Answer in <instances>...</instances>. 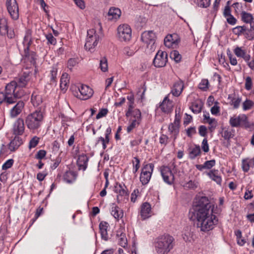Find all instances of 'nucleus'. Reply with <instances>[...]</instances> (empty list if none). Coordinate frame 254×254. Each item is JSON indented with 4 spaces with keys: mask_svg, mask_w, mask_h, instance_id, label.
<instances>
[{
    "mask_svg": "<svg viewBox=\"0 0 254 254\" xmlns=\"http://www.w3.org/2000/svg\"><path fill=\"white\" fill-rule=\"evenodd\" d=\"M154 164L149 163L145 165L142 169L140 176V181L143 185L147 184L151 177L152 173L154 169Z\"/></svg>",
    "mask_w": 254,
    "mask_h": 254,
    "instance_id": "11",
    "label": "nucleus"
},
{
    "mask_svg": "<svg viewBox=\"0 0 254 254\" xmlns=\"http://www.w3.org/2000/svg\"><path fill=\"white\" fill-rule=\"evenodd\" d=\"M124 53L127 56H132L135 53V50L128 47H126L124 49Z\"/></svg>",
    "mask_w": 254,
    "mask_h": 254,
    "instance_id": "54",
    "label": "nucleus"
},
{
    "mask_svg": "<svg viewBox=\"0 0 254 254\" xmlns=\"http://www.w3.org/2000/svg\"><path fill=\"white\" fill-rule=\"evenodd\" d=\"M31 44L32 39L31 34L27 33L24 37L23 41V44L25 47L23 56L25 60L29 61L31 64L34 65L36 63L37 55L34 52L29 51V47Z\"/></svg>",
    "mask_w": 254,
    "mask_h": 254,
    "instance_id": "5",
    "label": "nucleus"
},
{
    "mask_svg": "<svg viewBox=\"0 0 254 254\" xmlns=\"http://www.w3.org/2000/svg\"><path fill=\"white\" fill-rule=\"evenodd\" d=\"M140 122H136L131 120L130 124L128 126L127 128L128 133L130 132L135 127L139 126Z\"/></svg>",
    "mask_w": 254,
    "mask_h": 254,
    "instance_id": "48",
    "label": "nucleus"
},
{
    "mask_svg": "<svg viewBox=\"0 0 254 254\" xmlns=\"http://www.w3.org/2000/svg\"><path fill=\"white\" fill-rule=\"evenodd\" d=\"M39 141V138L37 136H34L30 141L29 144V148L30 149L34 148L37 146Z\"/></svg>",
    "mask_w": 254,
    "mask_h": 254,
    "instance_id": "52",
    "label": "nucleus"
},
{
    "mask_svg": "<svg viewBox=\"0 0 254 254\" xmlns=\"http://www.w3.org/2000/svg\"><path fill=\"white\" fill-rule=\"evenodd\" d=\"M172 35L169 34L166 36L164 39V43L166 47L170 48H171L173 44L175 43V40L173 38Z\"/></svg>",
    "mask_w": 254,
    "mask_h": 254,
    "instance_id": "38",
    "label": "nucleus"
},
{
    "mask_svg": "<svg viewBox=\"0 0 254 254\" xmlns=\"http://www.w3.org/2000/svg\"><path fill=\"white\" fill-rule=\"evenodd\" d=\"M99 40V36L96 33L94 29H91L87 31V36L84 47L86 50L92 52L94 48L97 45Z\"/></svg>",
    "mask_w": 254,
    "mask_h": 254,
    "instance_id": "6",
    "label": "nucleus"
},
{
    "mask_svg": "<svg viewBox=\"0 0 254 254\" xmlns=\"http://www.w3.org/2000/svg\"><path fill=\"white\" fill-rule=\"evenodd\" d=\"M24 107V103L22 101H18L10 110V116L12 118H15L19 115Z\"/></svg>",
    "mask_w": 254,
    "mask_h": 254,
    "instance_id": "18",
    "label": "nucleus"
},
{
    "mask_svg": "<svg viewBox=\"0 0 254 254\" xmlns=\"http://www.w3.org/2000/svg\"><path fill=\"white\" fill-rule=\"evenodd\" d=\"M189 157L191 159H194L201 153L200 147L199 145H195L193 147L189 149Z\"/></svg>",
    "mask_w": 254,
    "mask_h": 254,
    "instance_id": "28",
    "label": "nucleus"
},
{
    "mask_svg": "<svg viewBox=\"0 0 254 254\" xmlns=\"http://www.w3.org/2000/svg\"><path fill=\"white\" fill-rule=\"evenodd\" d=\"M141 39L146 45L147 48L149 50L150 52H152L155 50L156 36L153 31L143 32L141 34Z\"/></svg>",
    "mask_w": 254,
    "mask_h": 254,
    "instance_id": "7",
    "label": "nucleus"
},
{
    "mask_svg": "<svg viewBox=\"0 0 254 254\" xmlns=\"http://www.w3.org/2000/svg\"><path fill=\"white\" fill-rule=\"evenodd\" d=\"M22 144V139L18 137L15 136L14 139L10 141L9 144L8 148L11 151H15L21 144Z\"/></svg>",
    "mask_w": 254,
    "mask_h": 254,
    "instance_id": "25",
    "label": "nucleus"
},
{
    "mask_svg": "<svg viewBox=\"0 0 254 254\" xmlns=\"http://www.w3.org/2000/svg\"><path fill=\"white\" fill-rule=\"evenodd\" d=\"M14 163V160L12 159L7 160L2 166V169L6 170L12 167Z\"/></svg>",
    "mask_w": 254,
    "mask_h": 254,
    "instance_id": "51",
    "label": "nucleus"
},
{
    "mask_svg": "<svg viewBox=\"0 0 254 254\" xmlns=\"http://www.w3.org/2000/svg\"><path fill=\"white\" fill-rule=\"evenodd\" d=\"M13 133L15 135H21L24 131V122L23 119H18L13 125Z\"/></svg>",
    "mask_w": 254,
    "mask_h": 254,
    "instance_id": "17",
    "label": "nucleus"
},
{
    "mask_svg": "<svg viewBox=\"0 0 254 254\" xmlns=\"http://www.w3.org/2000/svg\"><path fill=\"white\" fill-rule=\"evenodd\" d=\"M169 137L165 134H162L159 138V143L162 145L166 146L168 143Z\"/></svg>",
    "mask_w": 254,
    "mask_h": 254,
    "instance_id": "59",
    "label": "nucleus"
},
{
    "mask_svg": "<svg viewBox=\"0 0 254 254\" xmlns=\"http://www.w3.org/2000/svg\"><path fill=\"white\" fill-rule=\"evenodd\" d=\"M8 28L7 20L5 18L0 19V34L1 35H5L6 33V29Z\"/></svg>",
    "mask_w": 254,
    "mask_h": 254,
    "instance_id": "32",
    "label": "nucleus"
},
{
    "mask_svg": "<svg viewBox=\"0 0 254 254\" xmlns=\"http://www.w3.org/2000/svg\"><path fill=\"white\" fill-rule=\"evenodd\" d=\"M76 179V176L74 172L66 171L64 175V179L67 183H72Z\"/></svg>",
    "mask_w": 254,
    "mask_h": 254,
    "instance_id": "30",
    "label": "nucleus"
},
{
    "mask_svg": "<svg viewBox=\"0 0 254 254\" xmlns=\"http://www.w3.org/2000/svg\"><path fill=\"white\" fill-rule=\"evenodd\" d=\"M5 5L7 10L13 20H16L19 18V12L18 3L16 0H6Z\"/></svg>",
    "mask_w": 254,
    "mask_h": 254,
    "instance_id": "10",
    "label": "nucleus"
},
{
    "mask_svg": "<svg viewBox=\"0 0 254 254\" xmlns=\"http://www.w3.org/2000/svg\"><path fill=\"white\" fill-rule=\"evenodd\" d=\"M14 82L8 83L5 88L4 93L0 92V104L3 102L10 104L16 102V100L22 97V92H17L16 93H13L12 90L14 88Z\"/></svg>",
    "mask_w": 254,
    "mask_h": 254,
    "instance_id": "3",
    "label": "nucleus"
},
{
    "mask_svg": "<svg viewBox=\"0 0 254 254\" xmlns=\"http://www.w3.org/2000/svg\"><path fill=\"white\" fill-rule=\"evenodd\" d=\"M132 163H133L132 172L134 174H135L138 171V170L140 167V160H139V158L137 157H134L133 160L132 161Z\"/></svg>",
    "mask_w": 254,
    "mask_h": 254,
    "instance_id": "42",
    "label": "nucleus"
},
{
    "mask_svg": "<svg viewBox=\"0 0 254 254\" xmlns=\"http://www.w3.org/2000/svg\"><path fill=\"white\" fill-rule=\"evenodd\" d=\"M57 71V68L55 67H53L50 70V82L51 84H56Z\"/></svg>",
    "mask_w": 254,
    "mask_h": 254,
    "instance_id": "37",
    "label": "nucleus"
},
{
    "mask_svg": "<svg viewBox=\"0 0 254 254\" xmlns=\"http://www.w3.org/2000/svg\"><path fill=\"white\" fill-rule=\"evenodd\" d=\"M127 117H130V119H133L132 120L141 123L142 119L141 111L138 109H135L134 110L131 112L128 115V116Z\"/></svg>",
    "mask_w": 254,
    "mask_h": 254,
    "instance_id": "27",
    "label": "nucleus"
},
{
    "mask_svg": "<svg viewBox=\"0 0 254 254\" xmlns=\"http://www.w3.org/2000/svg\"><path fill=\"white\" fill-rule=\"evenodd\" d=\"M31 101L33 106L37 107L42 102V99L41 95L33 93L31 96Z\"/></svg>",
    "mask_w": 254,
    "mask_h": 254,
    "instance_id": "36",
    "label": "nucleus"
},
{
    "mask_svg": "<svg viewBox=\"0 0 254 254\" xmlns=\"http://www.w3.org/2000/svg\"><path fill=\"white\" fill-rule=\"evenodd\" d=\"M209 81L206 79L201 80L200 83L198 85V88L203 90L206 91L208 88Z\"/></svg>",
    "mask_w": 254,
    "mask_h": 254,
    "instance_id": "44",
    "label": "nucleus"
},
{
    "mask_svg": "<svg viewBox=\"0 0 254 254\" xmlns=\"http://www.w3.org/2000/svg\"><path fill=\"white\" fill-rule=\"evenodd\" d=\"M121 14V11L120 9L116 7H111L110 8L108 15L109 16H112V18L117 19L119 18Z\"/></svg>",
    "mask_w": 254,
    "mask_h": 254,
    "instance_id": "34",
    "label": "nucleus"
},
{
    "mask_svg": "<svg viewBox=\"0 0 254 254\" xmlns=\"http://www.w3.org/2000/svg\"><path fill=\"white\" fill-rule=\"evenodd\" d=\"M199 134L201 136H205L207 134V128L204 126H200L199 127Z\"/></svg>",
    "mask_w": 254,
    "mask_h": 254,
    "instance_id": "64",
    "label": "nucleus"
},
{
    "mask_svg": "<svg viewBox=\"0 0 254 254\" xmlns=\"http://www.w3.org/2000/svg\"><path fill=\"white\" fill-rule=\"evenodd\" d=\"M46 155V151L44 150H40L36 154V158L38 159H42Z\"/></svg>",
    "mask_w": 254,
    "mask_h": 254,
    "instance_id": "63",
    "label": "nucleus"
},
{
    "mask_svg": "<svg viewBox=\"0 0 254 254\" xmlns=\"http://www.w3.org/2000/svg\"><path fill=\"white\" fill-rule=\"evenodd\" d=\"M167 62V53L166 52L159 50L154 58L153 64L155 67L160 68L165 66Z\"/></svg>",
    "mask_w": 254,
    "mask_h": 254,
    "instance_id": "12",
    "label": "nucleus"
},
{
    "mask_svg": "<svg viewBox=\"0 0 254 254\" xmlns=\"http://www.w3.org/2000/svg\"><path fill=\"white\" fill-rule=\"evenodd\" d=\"M100 67L103 72H106L108 70L107 60L105 57H102L100 60Z\"/></svg>",
    "mask_w": 254,
    "mask_h": 254,
    "instance_id": "40",
    "label": "nucleus"
},
{
    "mask_svg": "<svg viewBox=\"0 0 254 254\" xmlns=\"http://www.w3.org/2000/svg\"><path fill=\"white\" fill-rule=\"evenodd\" d=\"M184 87V82L183 80L179 79L174 83L171 92L174 96L178 97L182 92Z\"/></svg>",
    "mask_w": 254,
    "mask_h": 254,
    "instance_id": "16",
    "label": "nucleus"
},
{
    "mask_svg": "<svg viewBox=\"0 0 254 254\" xmlns=\"http://www.w3.org/2000/svg\"><path fill=\"white\" fill-rule=\"evenodd\" d=\"M121 237L119 239V244L123 248H125L127 246V240L125 237V235L122 233L121 234Z\"/></svg>",
    "mask_w": 254,
    "mask_h": 254,
    "instance_id": "53",
    "label": "nucleus"
},
{
    "mask_svg": "<svg viewBox=\"0 0 254 254\" xmlns=\"http://www.w3.org/2000/svg\"><path fill=\"white\" fill-rule=\"evenodd\" d=\"M69 78L66 73H63L60 80V87L62 90H66L68 86Z\"/></svg>",
    "mask_w": 254,
    "mask_h": 254,
    "instance_id": "26",
    "label": "nucleus"
},
{
    "mask_svg": "<svg viewBox=\"0 0 254 254\" xmlns=\"http://www.w3.org/2000/svg\"><path fill=\"white\" fill-rule=\"evenodd\" d=\"M175 244V239L172 236L163 235L156 239L155 250L158 254H168L173 249Z\"/></svg>",
    "mask_w": 254,
    "mask_h": 254,
    "instance_id": "2",
    "label": "nucleus"
},
{
    "mask_svg": "<svg viewBox=\"0 0 254 254\" xmlns=\"http://www.w3.org/2000/svg\"><path fill=\"white\" fill-rule=\"evenodd\" d=\"M252 87V80L251 77L248 76L246 79L245 88L247 90L251 89Z\"/></svg>",
    "mask_w": 254,
    "mask_h": 254,
    "instance_id": "60",
    "label": "nucleus"
},
{
    "mask_svg": "<svg viewBox=\"0 0 254 254\" xmlns=\"http://www.w3.org/2000/svg\"><path fill=\"white\" fill-rule=\"evenodd\" d=\"M111 214L116 219H119L123 216V212L117 206L112 208Z\"/></svg>",
    "mask_w": 254,
    "mask_h": 254,
    "instance_id": "39",
    "label": "nucleus"
},
{
    "mask_svg": "<svg viewBox=\"0 0 254 254\" xmlns=\"http://www.w3.org/2000/svg\"><path fill=\"white\" fill-rule=\"evenodd\" d=\"M170 57L177 63L179 62L181 60V55L176 50H174L170 53Z\"/></svg>",
    "mask_w": 254,
    "mask_h": 254,
    "instance_id": "43",
    "label": "nucleus"
},
{
    "mask_svg": "<svg viewBox=\"0 0 254 254\" xmlns=\"http://www.w3.org/2000/svg\"><path fill=\"white\" fill-rule=\"evenodd\" d=\"M60 147V143L57 140H55L52 143V150L54 153H57Z\"/></svg>",
    "mask_w": 254,
    "mask_h": 254,
    "instance_id": "62",
    "label": "nucleus"
},
{
    "mask_svg": "<svg viewBox=\"0 0 254 254\" xmlns=\"http://www.w3.org/2000/svg\"><path fill=\"white\" fill-rule=\"evenodd\" d=\"M253 105L252 101L246 100L243 104V109L244 110H248L250 109Z\"/></svg>",
    "mask_w": 254,
    "mask_h": 254,
    "instance_id": "57",
    "label": "nucleus"
},
{
    "mask_svg": "<svg viewBox=\"0 0 254 254\" xmlns=\"http://www.w3.org/2000/svg\"><path fill=\"white\" fill-rule=\"evenodd\" d=\"M29 80V74L26 72L15 80L11 81L15 84L14 88H13L12 92L13 93H16L18 91L22 92V96L24 95V91L21 89V88L25 87Z\"/></svg>",
    "mask_w": 254,
    "mask_h": 254,
    "instance_id": "8",
    "label": "nucleus"
},
{
    "mask_svg": "<svg viewBox=\"0 0 254 254\" xmlns=\"http://www.w3.org/2000/svg\"><path fill=\"white\" fill-rule=\"evenodd\" d=\"M168 130L174 136V139L175 140L179 132V125L174 123H171L168 127Z\"/></svg>",
    "mask_w": 254,
    "mask_h": 254,
    "instance_id": "31",
    "label": "nucleus"
},
{
    "mask_svg": "<svg viewBox=\"0 0 254 254\" xmlns=\"http://www.w3.org/2000/svg\"><path fill=\"white\" fill-rule=\"evenodd\" d=\"M43 119V113L41 110H36L27 116L25 124L29 129L35 130L41 127Z\"/></svg>",
    "mask_w": 254,
    "mask_h": 254,
    "instance_id": "4",
    "label": "nucleus"
},
{
    "mask_svg": "<svg viewBox=\"0 0 254 254\" xmlns=\"http://www.w3.org/2000/svg\"><path fill=\"white\" fill-rule=\"evenodd\" d=\"M76 94L74 95L81 100H87L90 98L93 94V90L89 86L84 85H81L77 88Z\"/></svg>",
    "mask_w": 254,
    "mask_h": 254,
    "instance_id": "13",
    "label": "nucleus"
},
{
    "mask_svg": "<svg viewBox=\"0 0 254 254\" xmlns=\"http://www.w3.org/2000/svg\"><path fill=\"white\" fill-rule=\"evenodd\" d=\"M108 112V111L107 109H105V108H103V109H101L99 113H98V114L96 115V119H99L101 118H103L105 116H106V115L107 114Z\"/></svg>",
    "mask_w": 254,
    "mask_h": 254,
    "instance_id": "56",
    "label": "nucleus"
},
{
    "mask_svg": "<svg viewBox=\"0 0 254 254\" xmlns=\"http://www.w3.org/2000/svg\"><path fill=\"white\" fill-rule=\"evenodd\" d=\"M201 148L204 152H208L209 150L207 139L206 138H204L202 140Z\"/></svg>",
    "mask_w": 254,
    "mask_h": 254,
    "instance_id": "58",
    "label": "nucleus"
},
{
    "mask_svg": "<svg viewBox=\"0 0 254 254\" xmlns=\"http://www.w3.org/2000/svg\"><path fill=\"white\" fill-rule=\"evenodd\" d=\"M109 226V224L105 221L101 222L99 225L101 238L106 241H107L109 238L107 232V229Z\"/></svg>",
    "mask_w": 254,
    "mask_h": 254,
    "instance_id": "22",
    "label": "nucleus"
},
{
    "mask_svg": "<svg viewBox=\"0 0 254 254\" xmlns=\"http://www.w3.org/2000/svg\"><path fill=\"white\" fill-rule=\"evenodd\" d=\"M88 160L89 158L86 154L80 155L77 161L79 169L85 171L87 168Z\"/></svg>",
    "mask_w": 254,
    "mask_h": 254,
    "instance_id": "20",
    "label": "nucleus"
},
{
    "mask_svg": "<svg viewBox=\"0 0 254 254\" xmlns=\"http://www.w3.org/2000/svg\"><path fill=\"white\" fill-rule=\"evenodd\" d=\"M151 207L148 202L143 203L141 206L140 216L143 220L148 218L150 216Z\"/></svg>",
    "mask_w": 254,
    "mask_h": 254,
    "instance_id": "19",
    "label": "nucleus"
},
{
    "mask_svg": "<svg viewBox=\"0 0 254 254\" xmlns=\"http://www.w3.org/2000/svg\"><path fill=\"white\" fill-rule=\"evenodd\" d=\"M222 136L227 140H229L232 138L234 135L232 133V129L228 128H223L222 131L220 132Z\"/></svg>",
    "mask_w": 254,
    "mask_h": 254,
    "instance_id": "35",
    "label": "nucleus"
},
{
    "mask_svg": "<svg viewBox=\"0 0 254 254\" xmlns=\"http://www.w3.org/2000/svg\"><path fill=\"white\" fill-rule=\"evenodd\" d=\"M198 6L201 7H207L210 4V0H196Z\"/></svg>",
    "mask_w": 254,
    "mask_h": 254,
    "instance_id": "49",
    "label": "nucleus"
},
{
    "mask_svg": "<svg viewBox=\"0 0 254 254\" xmlns=\"http://www.w3.org/2000/svg\"><path fill=\"white\" fill-rule=\"evenodd\" d=\"M242 20L246 23L253 22L254 17L253 15L250 13L243 11L241 13Z\"/></svg>",
    "mask_w": 254,
    "mask_h": 254,
    "instance_id": "33",
    "label": "nucleus"
},
{
    "mask_svg": "<svg viewBox=\"0 0 254 254\" xmlns=\"http://www.w3.org/2000/svg\"><path fill=\"white\" fill-rule=\"evenodd\" d=\"M190 109L192 112L195 114H198L200 113L202 109V105L201 104L194 103L192 106L190 107Z\"/></svg>",
    "mask_w": 254,
    "mask_h": 254,
    "instance_id": "41",
    "label": "nucleus"
},
{
    "mask_svg": "<svg viewBox=\"0 0 254 254\" xmlns=\"http://www.w3.org/2000/svg\"><path fill=\"white\" fill-rule=\"evenodd\" d=\"M228 99L230 100V104L233 106L234 109L239 108L240 104L241 102V98L240 97H235V95L234 94H229L228 95Z\"/></svg>",
    "mask_w": 254,
    "mask_h": 254,
    "instance_id": "29",
    "label": "nucleus"
},
{
    "mask_svg": "<svg viewBox=\"0 0 254 254\" xmlns=\"http://www.w3.org/2000/svg\"><path fill=\"white\" fill-rule=\"evenodd\" d=\"M241 122V120L240 117L237 118H231L230 120V124L233 127H238Z\"/></svg>",
    "mask_w": 254,
    "mask_h": 254,
    "instance_id": "45",
    "label": "nucleus"
},
{
    "mask_svg": "<svg viewBox=\"0 0 254 254\" xmlns=\"http://www.w3.org/2000/svg\"><path fill=\"white\" fill-rule=\"evenodd\" d=\"M207 175L212 180L215 182L218 185H221L222 178L218 170H211L207 173Z\"/></svg>",
    "mask_w": 254,
    "mask_h": 254,
    "instance_id": "23",
    "label": "nucleus"
},
{
    "mask_svg": "<svg viewBox=\"0 0 254 254\" xmlns=\"http://www.w3.org/2000/svg\"><path fill=\"white\" fill-rule=\"evenodd\" d=\"M216 161L214 159L205 161L203 164H197L196 168L199 171H202L204 169H210L215 165Z\"/></svg>",
    "mask_w": 254,
    "mask_h": 254,
    "instance_id": "24",
    "label": "nucleus"
},
{
    "mask_svg": "<svg viewBox=\"0 0 254 254\" xmlns=\"http://www.w3.org/2000/svg\"><path fill=\"white\" fill-rule=\"evenodd\" d=\"M117 36L121 41H129L131 38V29L127 24H122L118 26Z\"/></svg>",
    "mask_w": 254,
    "mask_h": 254,
    "instance_id": "9",
    "label": "nucleus"
},
{
    "mask_svg": "<svg viewBox=\"0 0 254 254\" xmlns=\"http://www.w3.org/2000/svg\"><path fill=\"white\" fill-rule=\"evenodd\" d=\"M185 186L189 189H195L197 187V183L190 180L186 184Z\"/></svg>",
    "mask_w": 254,
    "mask_h": 254,
    "instance_id": "61",
    "label": "nucleus"
},
{
    "mask_svg": "<svg viewBox=\"0 0 254 254\" xmlns=\"http://www.w3.org/2000/svg\"><path fill=\"white\" fill-rule=\"evenodd\" d=\"M208 198L202 196L194 202L190 210V219L196 221V226L201 231L207 232L217 225L218 219L213 214V209Z\"/></svg>",
    "mask_w": 254,
    "mask_h": 254,
    "instance_id": "1",
    "label": "nucleus"
},
{
    "mask_svg": "<svg viewBox=\"0 0 254 254\" xmlns=\"http://www.w3.org/2000/svg\"><path fill=\"white\" fill-rule=\"evenodd\" d=\"M161 174L165 183L169 185L173 184L175 177L170 167L162 166L161 168Z\"/></svg>",
    "mask_w": 254,
    "mask_h": 254,
    "instance_id": "14",
    "label": "nucleus"
},
{
    "mask_svg": "<svg viewBox=\"0 0 254 254\" xmlns=\"http://www.w3.org/2000/svg\"><path fill=\"white\" fill-rule=\"evenodd\" d=\"M250 167H252L250 160L244 159L242 161V168L243 171L245 172H247L249 170Z\"/></svg>",
    "mask_w": 254,
    "mask_h": 254,
    "instance_id": "47",
    "label": "nucleus"
},
{
    "mask_svg": "<svg viewBox=\"0 0 254 254\" xmlns=\"http://www.w3.org/2000/svg\"><path fill=\"white\" fill-rule=\"evenodd\" d=\"M234 53L238 57L242 58L246 52L243 50L242 48L237 47L234 49Z\"/></svg>",
    "mask_w": 254,
    "mask_h": 254,
    "instance_id": "50",
    "label": "nucleus"
},
{
    "mask_svg": "<svg viewBox=\"0 0 254 254\" xmlns=\"http://www.w3.org/2000/svg\"><path fill=\"white\" fill-rule=\"evenodd\" d=\"M114 191L121 196H128L129 194L127 187L123 183H117L115 186Z\"/></svg>",
    "mask_w": 254,
    "mask_h": 254,
    "instance_id": "21",
    "label": "nucleus"
},
{
    "mask_svg": "<svg viewBox=\"0 0 254 254\" xmlns=\"http://www.w3.org/2000/svg\"><path fill=\"white\" fill-rule=\"evenodd\" d=\"M173 107V102L168 99V96H166L160 105L161 111L166 114L171 113Z\"/></svg>",
    "mask_w": 254,
    "mask_h": 254,
    "instance_id": "15",
    "label": "nucleus"
},
{
    "mask_svg": "<svg viewBox=\"0 0 254 254\" xmlns=\"http://www.w3.org/2000/svg\"><path fill=\"white\" fill-rule=\"evenodd\" d=\"M46 38L48 41V44L55 45L57 43V40L53 36L52 33H49L45 35Z\"/></svg>",
    "mask_w": 254,
    "mask_h": 254,
    "instance_id": "46",
    "label": "nucleus"
},
{
    "mask_svg": "<svg viewBox=\"0 0 254 254\" xmlns=\"http://www.w3.org/2000/svg\"><path fill=\"white\" fill-rule=\"evenodd\" d=\"M78 63L77 60L75 58L70 59L67 62V67L71 69Z\"/></svg>",
    "mask_w": 254,
    "mask_h": 254,
    "instance_id": "55",
    "label": "nucleus"
}]
</instances>
